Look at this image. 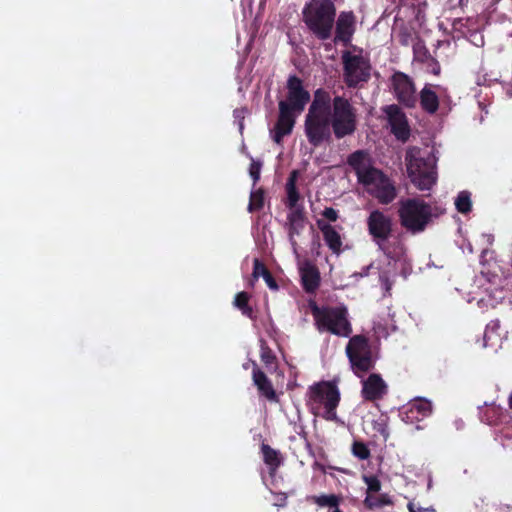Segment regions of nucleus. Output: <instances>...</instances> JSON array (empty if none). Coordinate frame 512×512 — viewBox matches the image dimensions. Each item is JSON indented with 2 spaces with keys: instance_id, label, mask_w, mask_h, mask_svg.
Listing matches in <instances>:
<instances>
[{
  "instance_id": "obj_1",
  "label": "nucleus",
  "mask_w": 512,
  "mask_h": 512,
  "mask_svg": "<svg viewBox=\"0 0 512 512\" xmlns=\"http://www.w3.org/2000/svg\"><path fill=\"white\" fill-rule=\"evenodd\" d=\"M357 109L349 99L335 96L319 88L304 120V132L309 144L319 147L332 140V134L340 140L352 136L357 130Z\"/></svg>"
},
{
  "instance_id": "obj_2",
  "label": "nucleus",
  "mask_w": 512,
  "mask_h": 512,
  "mask_svg": "<svg viewBox=\"0 0 512 512\" xmlns=\"http://www.w3.org/2000/svg\"><path fill=\"white\" fill-rule=\"evenodd\" d=\"M347 164L357 177L359 184L380 204L392 203L397 190L394 182L380 169L373 166V160L366 150H356L347 157Z\"/></svg>"
},
{
  "instance_id": "obj_3",
  "label": "nucleus",
  "mask_w": 512,
  "mask_h": 512,
  "mask_svg": "<svg viewBox=\"0 0 512 512\" xmlns=\"http://www.w3.org/2000/svg\"><path fill=\"white\" fill-rule=\"evenodd\" d=\"M303 22L309 32L320 41L333 35L336 6L333 0H309L302 10Z\"/></svg>"
},
{
  "instance_id": "obj_4",
  "label": "nucleus",
  "mask_w": 512,
  "mask_h": 512,
  "mask_svg": "<svg viewBox=\"0 0 512 512\" xmlns=\"http://www.w3.org/2000/svg\"><path fill=\"white\" fill-rule=\"evenodd\" d=\"M308 399L313 405L323 406L322 418L327 421L338 419L336 409L340 402L338 387L329 381H321L309 387Z\"/></svg>"
},
{
  "instance_id": "obj_5",
  "label": "nucleus",
  "mask_w": 512,
  "mask_h": 512,
  "mask_svg": "<svg viewBox=\"0 0 512 512\" xmlns=\"http://www.w3.org/2000/svg\"><path fill=\"white\" fill-rule=\"evenodd\" d=\"M346 354L353 373L362 378L365 373L374 368L372 351L369 339L364 335H355L350 338L346 346Z\"/></svg>"
},
{
  "instance_id": "obj_6",
  "label": "nucleus",
  "mask_w": 512,
  "mask_h": 512,
  "mask_svg": "<svg viewBox=\"0 0 512 512\" xmlns=\"http://www.w3.org/2000/svg\"><path fill=\"white\" fill-rule=\"evenodd\" d=\"M344 82L349 88H355L370 78V65L360 55L345 51L342 55Z\"/></svg>"
},
{
  "instance_id": "obj_7",
  "label": "nucleus",
  "mask_w": 512,
  "mask_h": 512,
  "mask_svg": "<svg viewBox=\"0 0 512 512\" xmlns=\"http://www.w3.org/2000/svg\"><path fill=\"white\" fill-rule=\"evenodd\" d=\"M286 88V99L279 101L278 107L284 105L287 110L301 114L311 99L309 91L303 85V80L297 75H290Z\"/></svg>"
},
{
  "instance_id": "obj_8",
  "label": "nucleus",
  "mask_w": 512,
  "mask_h": 512,
  "mask_svg": "<svg viewBox=\"0 0 512 512\" xmlns=\"http://www.w3.org/2000/svg\"><path fill=\"white\" fill-rule=\"evenodd\" d=\"M367 229L373 242L385 253V243L391 237L393 231L392 219L384 212L374 210L367 218Z\"/></svg>"
},
{
  "instance_id": "obj_9",
  "label": "nucleus",
  "mask_w": 512,
  "mask_h": 512,
  "mask_svg": "<svg viewBox=\"0 0 512 512\" xmlns=\"http://www.w3.org/2000/svg\"><path fill=\"white\" fill-rule=\"evenodd\" d=\"M390 133L400 142L406 143L411 136V128L404 111L397 104H390L381 108Z\"/></svg>"
},
{
  "instance_id": "obj_10",
  "label": "nucleus",
  "mask_w": 512,
  "mask_h": 512,
  "mask_svg": "<svg viewBox=\"0 0 512 512\" xmlns=\"http://www.w3.org/2000/svg\"><path fill=\"white\" fill-rule=\"evenodd\" d=\"M391 84L397 100L406 107L416 104L415 87L413 80L403 72L396 71L391 77Z\"/></svg>"
},
{
  "instance_id": "obj_11",
  "label": "nucleus",
  "mask_w": 512,
  "mask_h": 512,
  "mask_svg": "<svg viewBox=\"0 0 512 512\" xmlns=\"http://www.w3.org/2000/svg\"><path fill=\"white\" fill-rule=\"evenodd\" d=\"M306 222L307 217L305 215L304 207L294 209V211H290L287 215L286 229L288 239L292 247V251L297 258L299 257V245L296 240V236H300L302 234L305 229Z\"/></svg>"
},
{
  "instance_id": "obj_12",
  "label": "nucleus",
  "mask_w": 512,
  "mask_h": 512,
  "mask_svg": "<svg viewBox=\"0 0 512 512\" xmlns=\"http://www.w3.org/2000/svg\"><path fill=\"white\" fill-rule=\"evenodd\" d=\"M335 36L334 43L347 45L351 42L356 29V17L353 11H342L335 18Z\"/></svg>"
},
{
  "instance_id": "obj_13",
  "label": "nucleus",
  "mask_w": 512,
  "mask_h": 512,
  "mask_svg": "<svg viewBox=\"0 0 512 512\" xmlns=\"http://www.w3.org/2000/svg\"><path fill=\"white\" fill-rule=\"evenodd\" d=\"M297 115V113L287 110L284 105L279 107V115L274 128L271 131L274 142L280 144L285 136L292 133Z\"/></svg>"
},
{
  "instance_id": "obj_14",
  "label": "nucleus",
  "mask_w": 512,
  "mask_h": 512,
  "mask_svg": "<svg viewBox=\"0 0 512 512\" xmlns=\"http://www.w3.org/2000/svg\"><path fill=\"white\" fill-rule=\"evenodd\" d=\"M388 392V386L380 374L372 373L362 381L361 395L366 401L381 400Z\"/></svg>"
},
{
  "instance_id": "obj_15",
  "label": "nucleus",
  "mask_w": 512,
  "mask_h": 512,
  "mask_svg": "<svg viewBox=\"0 0 512 512\" xmlns=\"http://www.w3.org/2000/svg\"><path fill=\"white\" fill-rule=\"evenodd\" d=\"M308 307L311 310L314 320H347L348 311L343 304L320 307L314 300H310Z\"/></svg>"
},
{
  "instance_id": "obj_16",
  "label": "nucleus",
  "mask_w": 512,
  "mask_h": 512,
  "mask_svg": "<svg viewBox=\"0 0 512 512\" xmlns=\"http://www.w3.org/2000/svg\"><path fill=\"white\" fill-rule=\"evenodd\" d=\"M252 379L261 397H264L271 403H278L280 401L271 380L258 367L256 362H253Z\"/></svg>"
},
{
  "instance_id": "obj_17",
  "label": "nucleus",
  "mask_w": 512,
  "mask_h": 512,
  "mask_svg": "<svg viewBox=\"0 0 512 512\" xmlns=\"http://www.w3.org/2000/svg\"><path fill=\"white\" fill-rule=\"evenodd\" d=\"M423 169H421L420 161L418 160V189L429 190L436 183V157L429 155L423 161Z\"/></svg>"
},
{
  "instance_id": "obj_18",
  "label": "nucleus",
  "mask_w": 512,
  "mask_h": 512,
  "mask_svg": "<svg viewBox=\"0 0 512 512\" xmlns=\"http://www.w3.org/2000/svg\"><path fill=\"white\" fill-rule=\"evenodd\" d=\"M301 284L305 292L314 293L320 286V272L309 260H305L299 267Z\"/></svg>"
},
{
  "instance_id": "obj_19",
  "label": "nucleus",
  "mask_w": 512,
  "mask_h": 512,
  "mask_svg": "<svg viewBox=\"0 0 512 512\" xmlns=\"http://www.w3.org/2000/svg\"><path fill=\"white\" fill-rule=\"evenodd\" d=\"M316 224L319 230L322 232L325 244L333 254L339 255L342 252L343 245L340 233L335 229L334 226L322 219H318Z\"/></svg>"
},
{
  "instance_id": "obj_20",
  "label": "nucleus",
  "mask_w": 512,
  "mask_h": 512,
  "mask_svg": "<svg viewBox=\"0 0 512 512\" xmlns=\"http://www.w3.org/2000/svg\"><path fill=\"white\" fill-rule=\"evenodd\" d=\"M398 213L401 225L412 233H416V198L402 201Z\"/></svg>"
},
{
  "instance_id": "obj_21",
  "label": "nucleus",
  "mask_w": 512,
  "mask_h": 512,
  "mask_svg": "<svg viewBox=\"0 0 512 512\" xmlns=\"http://www.w3.org/2000/svg\"><path fill=\"white\" fill-rule=\"evenodd\" d=\"M320 333L329 332L340 337H349L352 333L351 322H315Z\"/></svg>"
},
{
  "instance_id": "obj_22",
  "label": "nucleus",
  "mask_w": 512,
  "mask_h": 512,
  "mask_svg": "<svg viewBox=\"0 0 512 512\" xmlns=\"http://www.w3.org/2000/svg\"><path fill=\"white\" fill-rule=\"evenodd\" d=\"M443 213V210L436 206L420 202L418 200V232L423 230L425 225L429 223L433 218L438 217Z\"/></svg>"
},
{
  "instance_id": "obj_23",
  "label": "nucleus",
  "mask_w": 512,
  "mask_h": 512,
  "mask_svg": "<svg viewBox=\"0 0 512 512\" xmlns=\"http://www.w3.org/2000/svg\"><path fill=\"white\" fill-rule=\"evenodd\" d=\"M298 176L299 172L297 170H293L290 173L286 183L287 207L290 209V211H294V209L303 207L302 205L297 204L300 199V194L296 187Z\"/></svg>"
},
{
  "instance_id": "obj_24",
  "label": "nucleus",
  "mask_w": 512,
  "mask_h": 512,
  "mask_svg": "<svg viewBox=\"0 0 512 512\" xmlns=\"http://www.w3.org/2000/svg\"><path fill=\"white\" fill-rule=\"evenodd\" d=\"M261 452L263 461L269 467L270 472H275L281 466L283 461L280 452L265 443L261 444Z\"/></svg>"
},
{
  "instance_id": "obj_25",
  "label": "nucleus",
  "mask_w": 512,
  "mask_h": 512,
  "mask_svg": "<svg viewBox=\"0 0 512 512\" xmlns=\"http://www.w3.org/2000/svg\"><path fill=\"white\" fill-rule=\"evenodd\" d=\"M420 100L421 106L426 112L433 114L437 111L439 106V100L435 91L432 90L431 85L425 86L422 89Z\"/></svg>"
},
{
  "instance_id": "obj_26",
  "label": "nucleus",
  "mask_w": 512,
  "mask_h": 512,
  "mask_svg": "<svg viewBox=\"0 0 512 512\" xmlns=\"http://www.w3.org/2000/svg\"><path fill=\"white\" fill-rule=\"evenodd\" d=\"M309 501L320 507L339 508L341 497L336 494L313 495L308 498Z\"/></svg>"
},
{
  "instance_id": "obj_27",
  "label": "nucleus",
  "mask_w": 512,
  "mask_h": 512,
  "mask_svg": "<svg viewBox=\"0 0 512 512\" xmlns=\"http://www.w3.org/2000/svg\"><path fill=\"white\" fill-rule=\"evenodd\" d=\"M249 293L242 291L236 294L234 298V305L241 310L243 316L251 318L253 314L252 308L249 306Z\"/></svg>"
},
{
  "instance_id": "obj_28",
  "label": "nucleus",
  "mask_w": 512,
  "mask_h": 512,
  "mask_svg": "<svg viewBox=\"0 0 512 512\" xmlns=\"http://www.w3.org/2000/svg\"><path fill=\"white\" fill-rule=\"evenodd\" d=\"M407 173L410 181L416 184V148L411 147L408 149L405 157Z\"/></svg>"
},
{
  "instance_id": "obj_29",
  "label": "nucleus",
  "mask_w": 512,
  "mask_h": 512,
  "mask_svg": "<svg viewBox=\"0 0 512 512\" xmlns=\"http://www.w3.org/2000/svg\"><path fill=\"white\" fill-rule=\"evenodd\" d=\"M264 207V190L259 188L256 191L251 192L248 211L250 213L260 211Z\"/></svg>"
},
{
  "instance_id": "obj_30",
  "label": "nucleus",
  "mask_w": 512,
  "mask_h": 512,
  "mask_svg": "<svg viewBox=\"0 0 512 512\" xmlns=\"http://www.w3.org/2000/svg\"><path fill=\"white\" fill-rule=\"evenodd\" d=\"M455 206L458 212L468 213L472 206L470 193L468 191H461L455 199Z\"/></svg>"
},
{
  "instance_id": "obj_31",
  "label": "nucleus",
  "mask_w": 512,
  "mask_h": 512,
  "mask_svg": "<svg viewBox=\"0 0 512 512\" xmlns=\"http://www.w3.org/2000/svg\"><path fill=\"white\" fill-rule=\"evenodd\" d=\"M260 358L266 367L276 362V356L264 339H260Z\"/></svg>"
},
{
  "instance_id": "obj_32",
  "label": "nucleus",
  "mask_w": 512,
  "mask_h": 512,
  "mask_svg": "<svg viewBox=\"0 0 512 512\" xmlns=\"http://www.w3.org/2000/svg\"><path fill=\"white\" fill-rule=\"evenodd\" d=\"M352 453L360 460H366L370 457V450L363 442L356 441L352 445Z\"/></svg>"
},
{
  "instance_id": "obj_33",
  "label": "nucleus",
  "mask_w": 512,
  "mask_h": 512,
  "mask_svg": "<svg viewBox=\"0 0 512 512\" xmlns=\"http://www.w3.org/2000/svg\"><path fill=\"white\" fill-rule=\"evenodd\" d=\"M498 328H499V325L496 322H494L492 325H487V328H486V331L484 334L485 346L488 345L489 341H492L491 345H494V344H497L501 340V337L499 335H494V334H496V331L498 330Z\"/></svg>"
},
{
  "instance_id": "obj_34",
  "label": "nucleus",
  "mask_w": 512,
  "mask_h": 512,
  "mask_svg": "<svg viewBox=\"0 0 512 512\" xmlns=\"http://www.w3.org/2000/svg\"><path fill=\"white\" fill-rule=\"evenodd\" d=\"M387 503L388 502L385 500L383 496H374L372 494H367V496L364 499V505L368 509L379 508L386 505Z\"/></svg>"
},
{
  "instance_id": "obj_35",
  "label": "nucleus",
  "mask_w": 512,
  "mask_h": 512,
  "mask_svg": "<svg viewBox=\"0 0 512 512\" xmlns=\"http://www.w3.org/2000/svg\"><path fill=\"white\" fill-rule=\"evenodd\" d=\"M363 480L367 485V494L371 495L373 493H378L381 490V482L377 476H364Z\"/></svg>"
},
{
  "instance_id": "obj_36",
  "label": "nucleus",
  "mask_w": 512,
  "mask_h": 512,
  "mask_svg": "<svg viewBox=\"0 0 512 512\" xmlns=\"http://www.w3.org/2000/svg\"><path fill=\"white\" fill-rule=\"evenodd\" d=\"M398 41L405 46L410 45L413 52V61L416 60V41L411 37L410 34L406 33L404 30H401L398 35Z\"/></svg>"
},
{
  "instance_id": "obj_37",
  "label": "nucleus",
  "mask_w": 512,
  "mask_h": 512,
  "mask_svg": "<svg viewBox=\"0 0 512 512\" xmlns=\"http://www.w3.org/2000/svg\"><path fill=\"white\" fill-rule=\"evenodd\" d=\"M415 403L411 402L407 408L400 412L401 419L407 424H413L416 420V413L414 412Z\"/></svg>"
},
{
  "instance_id": "obj_38",
  "label": "nucleus",
  "mask_w": 512,
  "mask_h": 512,
  "mask_svg": "<svg viewBox=\"0 0 512 512\" xmlns=\"http://www.w3.org/2000/svg\"><path fill=\"white\" fill-rule=\"evenodd\" d=\"M418 414L427 417L432 414V403L426 398L418 397Z\"/></svg>"
},
{
  "instance_id": "obj_39",
  "label": "nucleus",
  "mask_w": 512,
  "mask_h": 512,
  "mask_svg": "<svg viewBox=\"0 0 512 512\" xmlns=\"http://www.w3.org/2000/svg\"><path fill=\"white\" fill-rule=\"evenodd\" d=\"M268 268L265 264L260 261L258 258H255L253 261V273L252 276L254 279H258L259 277H264L266 272H268Z\"/></svg>"
},
{
  "instance_id": "obj_40",
  "label": "nucleus",
  "mask_w": 512,
  "mask_h": 512,
  "mask_svg": "<svg viewBox=\"0 0 512 512\" xmlns=\"http://www.w3.org/2000/svg\"><path fill=\"white\" fill-rule=\"evenodd\" d=\"M262 164L259 161H252L249 167V174L252 177L254 184L260 179Z\"/></svg>"
},
{
  "instance_id": "obj_41",
  "label": "nucleus",
  "mask_w": 512,
  "mask_h": 512,
  "mask_svg": "<svg viewBox=\"0 0 512 512\" xmlns=\"http://www.w3.org/2000/svg\"><path fill=\"white\" fill-rule=\"evenodd\" d=\"M322 215L323 217H325L327 220H329L330 222H335L337 221L339 215H338V211L335 210L334 208L332 207H326L323 212H322Z\"/></svg>"
},
{
  "instance_id": "obj_42",
  "label": "nucleus",
  "mask_w": 512,
  "mask_h": 512,
  "mask_svg": "<svg viewBox=\"0 0 512 512\" xmlns=\"http://www.w3.org/2000/svg\"><path fill=\"white\" fill-rule=\"evenodd\" d=\"M263 279L266 282L267 286L271 290H277L278 289V284H277L275 278L273 277V275L271 274L270 271L266 272V274L264 275Z\"/></svg>"
},
{
  "instance_id": "obj_43",
  "label": "nucleus",
  "mask_w": 512,
  "mask_h": 512,
  "mask_svg": "<svg viewBox=\"0 0 512 512\" xmlns=\"http://www.w3.org/2000/svg\"><path fill=\"white\" fill-rule=\"evenodd\" d=\"M494 299H492L490 296L488 299H486L485 297H480L477 299V304L482 307V306H494Z\"/></svg>"
},
{
  "instance_id": "obj_44",
  "label": "nucleus",
  "mask_w": 512,
  "mask_h": 512,
  "mask_svg": "<svg viewBox=\"0 0 512 512\" xmlns=\"http://www.w3.org/2000/svg\"><path fill=\"white\" fill-rule=\"evenodd\" d=\"M244 112H245V109H244V108H242V109H236V110H234V116H235L236 118H243V117H244V116H243Z\"/></svg>"
},
{
  "instance_id": "obj_45",
  "label": "nucleus",
  "mask_w": 512,
  "mask_h": 512,
  "mask_svg": "<svg viewBox=\"0 0 512 512\" xmlns=\"http://www.w3.org/2000/svg\"><path fill=\"white\" fill-rule=\"evenodd\" d=\"M408 509L410 512H416V506L413 502H409Z\"/></svg>"
},
{
  "instance_id": "obj_46",
  "label": "nucleus",
  "mask_w": 512,
  "mask_h": 512,
  "mask_svg": "<svg viewBox=\"0 0 512 512\" xmlns=\"http://www.w3.org/2000/svg\"><path fill=\"white\" fill-rule=\"evenodd\" d=\"M509 407L512 409V392L511 395L509 396Z\"/></svg>"
},
{
  "instance_id": "obj_47",
  "label": "nucleus",
  "mask_w": 512,
  "mask_h": 512,
  "mask_svg": "<svg viewBox=\"0 0 512 512\" xmlns=\"http://www.w3.org/2000/svg\"><path fill=\"white\" fill-rule=\"evenodd\" d=\"M476 45H482L483 44V39L482 37H480L479 39V42H475Z\"/></svg>"
},
{
  "instance_id": "obj_48",
  "label": "nucleus",
  "mask_w": 512,
  "mask_h": 512,
  "mask_svg": "<svg viewBox=\"0 0 512 512\" xmlns=\"http://www.w3.org/2000/svg\"><path fill=\"white\" fill-rule=\"evenodd\" d=\"M329 512H343V511L340 508H336V509H333V510H331Z\"/></svg>"
},
{
  "instance_id": "obj_49",
  "label": "nucleus",
  "mask_w": 512,
  "mask_h": 512,
  "mask_svg": "<svg viewBox=\"0 0 512 512\" xmlns=\"http://www.w3.org/2000/svg\"><path fill=\"white\" fill-rule=\"evenodd\" d=\"M439 70H440V68H439V67H437L436 69H434V73H435V74H438V73H439Z\"/></svg>"
}]
</instances>
